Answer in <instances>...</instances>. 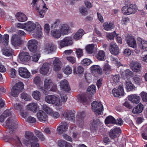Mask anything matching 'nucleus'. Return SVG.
I'll return each instance as SVG.
<instances>
[{"mask_svg": "<svg viewBox=\"0 0 147 147\" xmlns=\"http://www.w3.org/2000/svg\"><path fill=\"white\" fill-rule=\"evenodd\" d=\"M11 114V113L9 110H6L0 116V122L1 124L7 128V131L10 133L13 132V131L16 128L14 119L12 118L9 117L7 119L5 123H3V122L4 119Z\"/></svg>", "mask_w": 147, "mask_h": 147, "instance_id": "nucleus-1", "label": "nucleus"}, {"mask_svg": "<svg viewBox=\"0 0 147 147\" xmlns=\"http://www.w3.org/2000/svg\"><path fill=\"white\" fill-rule=\"evenodd\" d=\"M25 30L30 33H32L36 31L35 33L33 34V36L36 38H40L42 34L41 27L38 22L29 21L25 23Z\"/></svg>", "mask_w": 147, "mask_h": 147, "instance_id": "nucleus-2", "label": "nucleus"}, {"mask_svg": "<svg viewBox=\"0 0 147 147\" xmlns=\"http://www.w3.org/2000/svg\"><path fill=\"white\" fill-rule=\"evenodd\" d=\"M31 4L36 10H38L40 17H43L48 9L44 1L43 0H32Z\"/></svg>", "mask_w": 147, "mask_h": 147, "instance_id": "nucleus-3", "label": "nucleus"}, {"mask_svg": "<svg viewBox=\"0 0 147 147\" xmlns=\"http://www.w3.org/2000/svg\"><path fill=\"white\" fill-rule=\"evenodd\" d=\"M24 87V85L22 82H20L16 84L11 88V92L8 94V96L14 97H18L23 90Z\"/></svg>", "mask_w": 147, "mask_h": 147, "instance_id": "nucleus-4", "label": "nucleus"}, {"mask_svg": "<svg viewBox=\"0 0 147 147\" xmlns=\"http://www.w3.org/2000/svg\"><path fill=\"white\" fill-rule=\"evenodd\" d=\"M24 137L27 140L23 138L22 140V142L26 146H28L30 144V140L36 142L38 141V139L34 136V134L32 132L30 131H25Z\"/></svg>", "mask_w": 147, "mask_h": 147, "instance_id": "nucleus-5", "label": "nucleus"}, {"mask_svg": "<svg viewBox=\"0 0 147 147\" xmlns=\"http://www.w3.org/2000/svg\"><path fill=\"white\" fill-rule=\"evenodd\" d=\"M58 43L61 48L71 45L73 43L72 38L68 36L64 38L63 40H59Z\"/></svg>", "mask_w": 147, "mask_h": 147, "instance_id": "nucleus-6", "label": "nucleus"}, {"mask_svg": "<svg viewBox=\"0 0 147 147\" xmlns=\"http://www.w3.org/2000/svg\"><path fill=\"white\" fill-rule=\"evenodd\" d=\"M92 111L96 115L100 114L103 111V106L99 101H94L92 103Z\"/></svg>", "mask_w": 147, "mask_h": 147, "instance_id": "nucleus-7", "label": "nucleus"}, {"mask_svg": "<svg viewBox=\"0 0 147 147\" xmlns=\"http://www.w3.org/2000/svg\"><path fill=\"white\" fill-rule=\"evenodd\" d=\"M53 82L49 78H46L44 81V88L40 87L39 88L44 93H46L50 89L51 86L53 85Z\"/></svg>", "mask_w": 147, "mask_h": 147, "instance_id": "nucleus-8", "label": "nucleus"}, {"mask_svg": "<svg viewBox=\"0 0 147 147\" xmlns=\"http://www.w3.org/2000/svg\"><path fill=\"white\" fill-rule=\"evenodd\" d=\"M11 45L15 47L20 46L22 42L21 37L16 34L12 36L11 39Z\"/></svg>", "mask_w": 147, "mask_h": 147, "instance_id": "nucleus-9", "label": "nucleus"}, {"mask_svg": "<svg viewBox=\"0 0 147 147\" xmlns=\"http://www.w3.org/2000/svg\"><path fill=\"white\" fill-rule=\"evenodd\" d=\"M50 60L53 62L52 66L55 71L57 72L61 70V62L58 58L55 57L50 59Z\"/></svg>", "mask_w": 147, "mask_h": 147, "instance_id": "nucleus-10", "label": "nucleus"}, {"mask_svg": "<svg viewBox=\"0 0 147 147\" xmlns=\"http://www.w3.org/2000/svg\"><path fill=\"white\" fill-rule=\"evenodd\" d=\"M59 28L61 35L63 36L68 35L70 32V28L67 24H61Z\"/></svg>", "mask_w": 147, "mask_h": 147, "instance_id": "nucleus-11", "label": "nucleus"}, {"mask_svg": "<svg viewBox=\"0 0 147 147\" xmlns=\"http://www.w3.org/2000/svg\"><path fill=\"white\" fill-rule=\"evenodd\" d=\"M38 42L34 39L29 40L27 43V46L29 50L31 52L35 53L36 50Z\"/></svg>", "mask_w": 147, "mask_h": 147, "instance_id": "nucleus-12", "label": "nucleus"}, {"mask_svg": "<svg viewBox=\"0 0 147 147\" xmlns=\"http://www.w3.org/2000/svg\"><path fill=\"white\" fill-rule=\"evenodd\" d=\"M30 58L31 57L28 52L23 51L19 54L18 60L20 62H25L29 61Z\"/></svg>", "mask_w": 147, "mask_h": 147, "instance_id": "nucleus-13", "label": "nucleus"}, {"mask_svg": "<svg viewBox=\"0 0 147 147\" xmlns=\"http://www.w3.org/2000/svg\"><path fill=\"white\" fill-rule=\"evenodd\" d=\"M137 42L141 49L143 51H147V40L138 37L137 38Z\"/></svg>", "mask_w": 147, "mask_h": 147, "instance_id": "nucleus-14", "label": "nucleus"}, {"mask_svg": "<svg viewBox=\"0 0 147 147\" xmlns=\"http://www.w3.org/2000/svg\"><path fill=\"white\" fill-rule=\"evenodd\" d=\"M74 113L71 111H66L62 113L63 116L67 120L73 122H75V117Z\"/></svg>", "mask_w": 147, "mask_h": 147, "instance_id": "nucleus-15", "label": "nucleus"}, {"mask_svg": "<svg viewBox=\"0 0 147 147\" xmlns=\"http://www.w3.org/2000/svg\"><path fill=\"white\" fill-rule=\"evenodd\" d=\"M113 95L115 97L123 96L124 93L123 85H120L117 89L114 88L112 90Z\"/></svg>", "mask_w": 147, "mask_h": 147, "instance_id": "nucleus-16", "label": "nucleus"}, {"mask_svg": "<svg viewBox=\"0 0 147 147\" xmlns=\"http://www.w3.org/2000/svg\"><path fill=\"white\" fill-rule=\"evenodd\" d=\"M126 40L129 46L134 48L137 47L136 41L133 36L128 35L126 38Z\"/></svg>", "mask_w": 147, "mask_h": 147, "instance_id": "nucleus-17", "label": "nucleus"}, {"mask_svg": "<svg viewBox=\"0 0 147 147\" xmlns=\"http://www.w3.org/2000/svg\"><path fill=\"white\" fill-rule=\"evenodd\" d=\"M130 66L132 70L136 72L140 71L141 67L140 63L136 61H132L130 64Z\"/></svg>", "mask_w": 147, "mask_h": 147, "instance_id": "nucleus-18", "label": "nucleus"}, {"mask_svg": "<svg viewBox=\"0 0 147 147\" xmlns=\"http://www.w3.org/2000/svg\"><path fill=\"white\" fill-rule=\"evenodd\" d=\"M59 86L61 89L64 91H69L70 90L69 83L66 80L61 81L60 82Z\"/></svg>", "mask_w": 147, "mask_h": 147, "instance_id": "nucleus-19", "label": "nucleus"}, {"mask_svg": "<svg viewBox=\"0 0 147 147\" xmlns=\"http://www.w3.org/2000/svg\"><path fill=\"white\" fill-rule=\"evenodd\" d=\"M60 124L57 128V132L59 134L66 132L68 129V124L66 122H61Z\"/></svg>", "mask_w": 147, "mask_h": 147, "instance_id": "nucleus-20", "label": "nucleus"}, {"mask_svg": "<svg viewBox=\"0 0 147 147\" xmlns=\"http://www.w3.org/2000/svg\"><path fill=\"white\" fill-rule=\"evenodd\" d=\"M18 71L19 75L22 77L25 78H28L30 77V73L26 68L20 67L19 68Z\"/></svg>", "mask_w": 147, "mask_h": 147, "instance_id": "nucleus-21", "label": "nucleus"}, {"mask_svg": "<svg viewBox=\"0 0 147 147\" xmlns=\"http://www.w3.org/2000/svg\"><path fill=\"white\" fill-rule=\"evenodd\" d=\"M109 50L111 53L113 55H116L119 53V48L116 43H111L109 46Z\"/></svg>", "mask_w": 147, "mask_h": 147, "instance_id": "nucleus-22", "label": "nucleus"}, {"mask_svg": "<svg viewBox=\"0 0 147 147\" xmlns=\"http://www.w3.org/2000/svg\"><path fill=\"white\" fill-rule=\"evenodd\" d=\"M128 100L132 103L137 104L140 102V97L136 94H133L128 96Z\"/></svg>", "mask_w": 147, "mask_h": 147, "instance_id": "nucleus-23", "label": "nucleus"}, {"mask_svg": "<svg viewBox=\"0 0 147 147\" xmlns=\"http://www.w3.org/2000/svg\"><path fill=\"white\" fill-rule=\"evenodd\" d=\"M26 107L27 109L30 110L33 112H35L39 109V106L36 103L32 102L27 105Z\"/></svg>", "mask_w": 147, "mask_h": 147, "instance_id": "nucleus-24", "label": "nucleus"}, {"mask_svg": "<svg viewBox=\"0 0 147 147\" xmlns=\"http://www.w3.org/2000/svg\"><path fill=\"white\" fill-rule=\"evenodd\" d=\"M121 132V130L119 127H115L113 129L110 131L109 136L110 137L114 139L116 137L117 135Z\"/></svg>", "mask_w": 147, "mask_h": 147, "instance_id": "nucleus-25", "label": "nucleus"}, {"mask_svg": "<svg viewBox=\"0 0 147 147\" xmlns=\"http://www.w3.org/2000/svg\"><path fill=\"white\" fill-rule=\"evenodd\" d=\"M37 116L38 120L40 121H46L47 119L46 114L42 110H40L37 114Z\"/></svg>", "mask_w": 147, "mask_h": 147, "instance_id": "nucleus-26", "label": "nucleus"}, {"mask_svg": "<svg viewBox=\"0 0 147 147\" xmlns=\"http://www.w3.org/2000/svg\"><path fill=\"white\" fill-rule=\"evenodd\" d=\"M15 17L18 21L20 22H25L27 19L26 16L21 12L17 13L15 15Z\"/></svg>", "mask_w": 147, "mask_h": 147, "instance_id": "nucleus-27", "label": "nucleus"}, {"mask_svg": "<svg viewBox=\"0 0 147 147\" xmlns=\"http://www.w3.org/2000/svg\"><path fill=\"white\" fill-rule=\"evenodd\" d=\"M97 46L94 44H89L85 47L87 53L88 54H92L97 50Z\"/></svg>", "mask_w": 147, "mask_h": 147, "instance_id": "nucleus-28", "label": "nucleus"}, {"mask_svg": "<svg viewBox=\"0 0 147 147\" xmlns=\"http://www.w3.org/2000/svg\"><path fill=\"white\" fill-rule=\"evenodd\" d=\"M50 34L52 37L55 39L59 38L62 35L59 29L57 28L51 30L50 32Z\"/></svg>", "mask_w": 147, "mask_h": 147, "instance_id": "nucleus-29", "label": "nucleus"}, {"mask_svg": "<svg viewBox=\"0 0 147 147\" xmlns=\"http://www.w3.org/2000/svg\"><path fill=\"white\" fill-rule=\"evenodd\" d=\"M49 64L48 63H44L42 67L40 69V73L43 75H46L49 72Z\"/></svg>", "mask_w": 147, "mask_h": 147, "instance_id": "nucleus-30", "label": "nucleus"}, {"mask_svg": "<svg viewBox=\"0 0 147 147\" xmlns=\"http://www.w3.org/2000/svg\"><path fill=\"white\" fill-rule=\"evenodd\" d=\"M85 114L84 112L79 113L77 116V122L80 127H82L84 123V119L85 117Z\"/></svg>", "mask_w": 147, "mask_h": 147, "instance_id": "nucleus-31", "label": "nucleus"}, {"mask_svg": "<svg viewBox=\"0 0 147 147\" xmlns=\"http://www.w3.org/2000/svg\"><path fill=\"white\" fill-rule=\"evenodd\" d=\"M125 88L127 91H130L134 89L135 87L129 80H127L125 82Z\"/></svg>", "mask_w": 147, "mask_h": 147, "instance_id": "nucleus-32", "label": "nucleus"}, {"mask_svg": "<svg viewBox=\"0 0 147 147\" xmlns=\"http://www.w3.org/2000/svg\"><path fill=\"white\" fill-rule=\"evenodd\" d=\"M2 51L4 55L8 57L12 56L13 53V50L10 48H3Z\"/></svg>", "mask_w": 147, "mask_h": 147, "instance_id": "nucleus-33", "label": "nucleus"}, {"mask_svg": "<svg viewBox=\"0 0 147 147\" xmlns=\"http://www.w3.org/2000/svg\"><path fill=\"white\" fill-rule=\"evenodd\" d=\"M52 105L55 106L60 107L62 105V102L59 97L57 95H54Z\"/></svg>", "mask_w": 147, "mask_h": 147, "instance_id": "nucleus-34", "label": "nucleus"}, {"mask_svg": "<svg viewBox=\"0 0 147 147\" xmlns=\"http://www.w3.org/2000/svg\"><path fill=\"white\" fill-rule=\"evenodd\" d=\"M143 109V105L141 103H139L136 107L134 108L132 112L134 114L141 113Z\"/></svg>", "mask_w": 147, "mask_h": 147, "instance_id": "nucleus-35", "label": "nucleus"}, {"mask_svg": "<svg viewBox=\"0 0 147 147\" xmlns=\"http://www.w3.org/2000/svg\"><path fill=\"white\" fill-rule=\"evenodd\" d=\"M55 48L56 47L55 45L52 43H49L46 45L45 50L48 53H50L53 52Z\"/></svg>", "mask_w": 147, "mask_h": 147, "instance_id": "nucleus-36", "label": "nucleus"}, {"mask_svg": "<svg viewBox=\"0 0 147 147\" xmlns=\"http://www.w3.org/2000/svg\"><path fill=\"white\" fill-rule=\"evenodd\" d=\"M128 7L129 15L135 13L138 10L137 7V5L135 4H131L128 6Z\"/></svg>", "mask_w": 147, "mask_h": 147, "instance_id": "nucleus-37", "label": "nucleus"}, {"mask_svg": "<svg viewBox=\"0 0 147 147\" xmlns=\"http://www.w3.org/2000/svg\"><path fill=\"white\" fill-rule=\"evenodd\" d=\"M84 31L82 29H80L74 36V38L76 40H78L81 38L84 34Z\"/></svg>", "mask_w": 147, "mask_h": 147, "instance_id": "nucleus-38", "label": "nucleus"}, {"mask_svg": "<svg viewBox=\"0 0 147 147\" xmlns=\"http://www.w3.org/2000/svg\"><path fill=\"white\" fill-rule=\"evenodd\" d=\"M111 78V82L113 85H115L119 82V75H112Z\"/></svg>", "mask_w": 147, "mask_h": 147, "instance_id": "nucleus-39", "label": "nucleus"}, {"mask_svg": "<svg viewBox=\"0 0 147 147\" xmlns=\"http://www.w3.org/2000/svg\"><path fill=\"white\" fill-rule=\"evenodd\" d=\"M105 55V52L103 51L100 50L98 52L96 55V57L98 60L102 61L104 60Z\"/></svg>", "mask_w": 147, "mask_h": 147, "instance_id": "nucleus-40", "label": "nucleus"}, {"mask_svg": "<svg viewBox=\"0 0 147 147\" xmlns=\"http://www.w3.org/2000/svg\"><path fill=\"white\" fill-rule=\"evenodd\" d=\"M24 107V104L22 103H16L14 105V108L20 112L22 111Z\"/></svg>", "mask_w": 147, "mask_h": 147, "instance_id": "nucleus-41", "label": "nucleus"}, {"mask_svg": "<svg viewBox=\"0 0 147 147\" xmlns=\"http://www.w3.org/2000/svg\"><path fill=\"white\" fill-rule=\"evenodd\" d=\"M99 122L97 120H94L93 122L90 124V128L91 130L92 131L96 130L99 125Z\"/></svg>", "mask_w": 147, "mask_h": 147, "instance_id": "nucleus-42", "label": "nucleus"}, {"mask_svg": "<svg viewBox=\"0 0 147 147\" xmlns=\"http://www.w3.org/2000/svg\"><path fill=\"white\" fill-rule=\"evenodd\" d=\"M90 69L92 71L96 72L98 74H100L102 72V70L100 67L97 65H93L90 67Z\"/></svg>", "mask_w": 147, "mask_h": 147, "instance_id": "nucleus-43", "label": "nucleus"}, {"mask_svg": "<svg viewBox=\"0 0 147 147\" xmlns=\"http://www.w3.org/2000/svg\"><path fill=\"white\" fill-rule=\"evenodd\" d=\"M105 122L106 124L109 123L115 124L116 123V120L112 116H109L105 119Z\"/></svg>", "mask_w": 147, "mask_h": 147, "instance_id": "nucleus-44", "label": "nucleus"}, {"mask_svg": "<svg viewBox=\"0 0 147 147\" xmlns=\"http://www.w3.org/2000/svg\"><path fill=\"white\" fill-rule=\"evenodd\" d=\"M79 101L84 103H89L90 102V99L84 96H79L78 97Z\"/></svg>", "mask_w": 147, "mask_h": 147, "instance_id": "nucleus-45", "label": "nucleus"}, {"mask_svg": "<svg viewBox=\"0 0 147 147\" xmlns=\"http://www.w3.org/2000/svg\"><path fill=\"white\" fill-rule=\"evenodd\" d=\"M88 94L92 95L96 92V87L94 85H91L88 87L87 89Z\"/></svg>", "mask_w": 147, "mask_h": 147, "instance_id": "nucleus-46", "label": "nucleus"}, {"mask_svg": "<svg viewBox=\"0 0 147 147\" xmlns=\"http://www.w3.org/2000/svg\"><path fill=\"white\" fill-rule=\"evenodd\" d=\"M132 72L129 69L126 70L125 71L121 73L122 77L124 79L127 78L128 76H131L132 75Z\"/></svg>", "mask_w": 147, "mask_h": 147, "instance_id": "nucleus-47", "label": "nucleus"}, {"mask_svg": "<svg viewBox=\"0 0 147 147\" xmlns=\"http://www.w3.org/2000/svg\"><path fill=\"white\" fill-rule=\"evenodd\" d=\"M103 26L105 30L108 31L112 29L113 27V23L108 22H105L103 24Z\"/></svg>", "mask_w": 147, "mask_h": 147, "instance_id": "nucleus-48", "label": "nucleus"}, {"mask_svg": "<svg viewBox=\"0 0 147 147\" xmlns=\"http://www.w3.org/2000/svg\"><path fill=\"white\" fill-rule=\"evenodd\" d=\"M84 71V68L80 66L75 68L74 69V72L78 75L83 74Z\"/></svg>", "mask_w": 147, "mask_h": 147, "instance_id": "nucleus-49", "label": "nucleus"}, {"mask_svg": "<svg viewBox=\"0 0 147 147\" xmlns=\"http://www.w3.org/2000/svg\"><path fill=\"white\" fill-rule=\"evenodd\" d=\"M54 95H50L47 96L45 98V101L49 104H52Z\"/></svg>", "mask_w": 147, "mask_h": 147, "instance_id": "nucleus-50", "label": "nucleus"}, {"mask_svg": "<svg viewBox=\"0 0 147 147\" xmlns=\"http://www.w3.org/2000/svg\"><path fill=\"white\" fill-rule=\"evenodd\" d=\"M63 72L67 75H69L71 74L72 72V69L70 66H67L63 69Z\"/></svg>", "mask_w": 147, "mask_h": 147, "instance_id": "nucleus-51", "label": "nucleus"}, {"mask_svg": "<svg viewBox=\"0 0 147 147\" xmlns=\"http://www.w3.org/2000/svg\"><path fill=\"white\" fill-rule=\"evenodd\" d=\"M32 95L34 98L36 100H39L40 98V93L38 91H34L32 93Z\"/></svg>", "mask_w": 147, "mask_h": 147, "instance_id": "nucleus-52", "label": "nucleus"}, {"mask_svg": "<svg viewBox=\"0 0 147 147\" xmlns=\"http://www.w3.org/2000/svg\"><path fill=\"white\" fill-rule=\"evenodd\" d=\"M60 20L59 19H57L55 20L53 23L51 25V28H52L55 29L60 26Z\"/></svg>", "mask_w": 147, "mask_h": 147, "instance_id": "nucleus-53", "label": "nucleus"}, {"mask_svg": "<svg viewBox=\"0 0 147 147\" xmlns=\"http://www.w3.org/2000/svg\"><path fill=\"white\" fill-rule=\"evenodd\" d=\"M42 108L43 111L47 114H50L52 111V109L46 105H43L42 106Z\"/></svg>", "mask_w": 147, "mask_h": 147, "instance_id": "nucleus-54", "label": "nucleus"}, {"mask_svg": "<svg viewBox=\"0 0 147 147\" xmlns=\"http://www.w3.org/2000/svg\"><path fill=\"white\" fill-rule=\"evenodd\" d=\"M68 142L63 140H60L58 141V145L59 147H66Z\"/></svg>", "mask_w": 147, "mask_h": 147, "instance_id": "nucleus-55", "label": "nucleus"}, {"mask_svg": "<svg viewBox=\"0 0 147 147\" xmlns=\"http://www.w3.org/2000/svg\"><path fill=\"white\" fill-rule=\"evenodd\" d=\"M111 70V68L109 64L107 63L104 65L103 67V71L106 74H109Z\"/></svg>", "mask_w": 147, "mask_h": 147, "instance_id": "nucleus-56", "label": "nucleus"}, {"mask_svg": "<svg viewBox=\"0 0 147 147\" xmlns=\"http://www.w3.org/2000/svg\"><path fill=\"white\" fill-rule=\"evenodd\" d=\"M35 133L40 140L43 141L45 140V138L44 137V135L41 132L36 130L35 131Z\"/></svg>", "mask_w": 147, "mask_h": 147, "instance_id": "nucleus-57", "label": "nucleus"}, {"mask_svg": "<svg viewBox=\"0 0 147 147\" xmlns=\"http://www.w3.org/2000/svg\"><path fill=\"white\" fill-rule=\"evenodd\" d=\"M135 84L139 85L142 81L141 77L139 76H135L133 78Z\"/></svg>", "mask_w": 147, "mask_h": 147, "instance_id": "nucleus-58", "label": "nucleus"}, {"mask_svg": "<svg viewBox=\"0 0 147 147\" xmlns=\"http://www.w3.org/2000/svg\"><path fill=\"white\" fill-rule=\"evenodd\" d=\"M9 38V35L7 34H5L3 36V43L5 46L8 45Z\"/></svg>", "mask_w": 147, "mask_h": 147, "instance_id": "nucleus-59", "label": "nucleus"}, {"mask_svg": "<svg viewBox=\"0 0 147 147\" xmlns=\"http://www.w3.org/2000/svg\"><path fill=\"white\" fill-rule=\"evenodd\" d=\"M119 34H116L115 31L111 33H109L107 35V37L110 40L113 39L115 36H117Z\"/></svg>", "mask_w": 147, "mask_h": 147, "instance_id": "nucleus-60", "label": "nucleus"}, {"mask_svg": "<svg viewBox=\"0 0 147 147\" xmlns=\"http://www.w3.org/2000/svg\"><path fill=\"white\" fill-rule=\"evenodd\" d=\"M32 57V61L37 62L40 57V54L39 53H38L34 54Z\"/></svg>", "mask_w": 147, "mask_h": 147, "instance_id": "nucleus-61", "label": "nucleus"}, {"mask_svg": "<svg viewBox=\"0 0 147 147\" xmlns=\"http://www.w3.org/2000/svg\"><path fill=\"white\" fill-rule=\"evenodd\" d=\"M21 97L26 100L28 101L31 99V96L26 93H23L21 95Z\"/></svg>", "mask_w": 147, "mask_h": 147, "instance_id": "nucleus-62", "label": "nucleus"}, {"mask_svg": "<svg viewBox=\"0 0 147 147\" xmlns=\"http://www.w3.org/2000/svg\"><path fill=\"white\" fill-rule=\"evenodd\" d=\"M142 100L144 102H147V93L143 91L140 94Z\"/></svg>", "mask_w": 147, "mask_h": 147, "instance_id": "nucleus-63", "label": "nucleus"}, {"mask_svg": "<svg viewBox=\"0 0 147 147\" xmlns=\"http://www.w3.org/2000/svg\"><path fill=\"white\" fill-rule=\"evenodd\" d=\"M82 63L84 66L88 65L92 62L91 60L88 59H84L81 62Z\"/></svg>", "mask_w": 147, "mask_h": 147, "instance_id": "nucleus-64", "label": "nucleus"}]
</instances>
